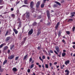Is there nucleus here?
Masks as SVG:
<instances>
[{
  "instance_id": "obj_58",
  "label": "nucleus",
  "mask_w": 75,
  "mask_h": 75,
  "mask_svg": "<svg viewBox=\"0 0 75 75\" xmlns=\"http://www.w3.org/2000/svg\"><path fill=\"white\" fill-rule=\"evenodd\" d=\"M52 58H55V55H54L53 56H52Z\"/></svg>"
},
{
  "instance_id": "obj_26",
  "label": "nucleus",
  "mask_w": 75,
  "mask_h": 75,
  "mask_svg": "<svg viewBox=\"0 0 75 75\" xmlns=\"http://www.w3.org/2000/svg\"><path fill=\"white\" fill-rule=\"evenodd\" d=\"M34 64H31L30 66V68L31 69H32L33 67H34Z\"/></svg>"
},
{
  "instance_id": "obj_62",
  "label": "nucleus",
  "mask_w": 75,
  "mask_h": 75,
  "mask_svg": "<svg viewBox=\"0 0 75 75\" xmlns=\"http://www.w3.org/2000/svg\"><path fill=\"white\" fill-rule=\"evenodd\" d=\"M1 29H0V34H1Z\"/></svg>"
},
{
  "instance_id": "obj_64",
  "label": "nucleus",
  "mask_w": 75,
  "mask_h": 75,
  "mask_svg": "<svg viewBox=\"0 0 75 75\" xmlns=\"http://www.w3.org/2000/svg\"><path fill=\"white\" fill-rule=\"evenodd\" d=\"M20 3V1H18V2H16V4H18Z\"/></svg>"
},
{
  "instance_id": "obj_46",
  "label": "nucleus",
  "mask_w": 75,
  "mask_h": 75,
  "mask_svg": "<svg viewBox=\"0 0 75 75\" xmlns=\"http://www.w3.org/2000/svg\"><path fill=\"white\" fill-rule=\"evenodd\" d=\"M21 7H28V6H27V5H23Z\"/></svg>"
},
{
  "instance_id": "obj_32",
  "label": "nucleus",
  "mask_w": 75,
  "mask_h": 75,
  "mask_svg": "<svg viewBox=\"0 0 75 75\" xmlns=\"http://www.w3.org/2000/svg\"><path fill=\"white\" fill-rule=\"evenodd\" d=\"M45 67L46 68H48V64H45Z\"/></svg>"
},
{
  "instance_id": "obj_28",
  "label": "nucleus",
  "mask_w": 75,
  "mask_h": 75,
  "mask_svg": "<svg viewBox=\"0 0 75 75\" xmlns=\"http://www.w3.org/2000/svg\"><path fill=\"white\" fill-rule=\"evenodd\" d=\"M62 42L64 44V45L66 44V42H65V40H64V39H63L62 40Z\"/></svg>"
},
{
  "instance_id": "obj_22",
  "label": "nucleus",
  "mask_w": 75,
  "mask_h": 75,
  "mask_svg": "<svg viewBox=\"0 0 75 75\" xmlns=\"http://www.w3.org/2000/svg\"><path fill=\"white\" fill-rule=\"evenodd\" d=\"M28 54H26L24 57L23 59V60H25L27 59V56Z\"/></svg>"
},
{
  "instance_id": "obj_18",
  "label": "nucleus",
  "mask_w": 75,
  "mask_h": 75,
  "mask_svg": "<svg viewBox=\"0 0 75 75\" xmlns=\"http://www.w3.org/2000/svg\"><path fill=\"white\" fill-rule=\"evenodd\" d=\"M6 45V44L4 43L3 44H1L0 45V48H1L4 45Z\"/></svg>"
},
{
  "instance_id": "obj_1",
  "label": "nucleus",
  "mask_w": 75,
  "mask_h": 75,
  "mask_svg": "<svg viewBox=\"0 0 75 75\" xmlns=\"http://www.w3.org/2000/svg\"><path fill=\"white\" fill-rule=\"evenodd\" d=\"M34 2L33 1H31L30 3V8H32V9L33 8V6H34Z\"/></svg>"
},
{
  "instance_id": "obj_45",
  "label": "nucleus",
  "mask_w": 75,
  "mask_h": 75,
  "mask_svg": "<svg viewBox=\"0 0 75 75\" xmlns=\"http://www.w3.org/2000/svg\"><path fill=\"white\" fill-rule=\"evenodd\" d=\"M19 57H16L15 58V60H18V59Z\"/></svg>"
},
{
  "instance_id": "obj_6",
  "label": "nucleus",
  "mask_w": 75,
  "mask_h": 75,
  "mask_svg": "<svg viewBox=\"0 0 75 75\" xmlns=\"http://www.w3.org/2000/svg\"><path fill=\"white\" fill-rule=\"evenodd\" d=\"M40 1H38L37 2V3L36 5V7L38 8V7H39V6H40Z\"/></svg>"
},
{
  "instance_id": "obj_30",
  "label": "nucleus",
  "mask_w": 75,
  "mask_h": 75,
  "mask_svg": "<svg viewBox=\"0 0 75 75\" xmlns=\"http://www.w3.org/2000/svg\"><path fill=\"white\" fill-rule=\"evenodd\" d=\"M43 52H45V54H46V55H47V54H48L47 53V51L44 50H43Z\"/></svg>"
},
{
  "instance_id": "obj_50",
  "label": "nucleus",
  "mask_w": 75,
  "mask_h": 75,
  "mask_svg": "<svg viewBox=\"0 0 75 75\" xmlns=\"http://www.w3.org/2000/svg\"><path fill=\"white\" fill-rule=\"evenodd\" d=\"M10 50H8V54H10Z\"/></svg>"
},
{
  "instance_id": "obj_23",
  "label": "nucleus",
  "mask_w": 75,
  "mask_h": 75,
  "mask_svg": "<svg viewBox=\"0 0 75 75\" xmlns=\"http://www.w3.org/2000/svg\"><path fill=\"white\" fill-rule=\"evenodd\" d=\"M62 57H65V55H66V53H65L63 52L62 53Z\"/></svg>"
},
{
  "instance_id": "obj_63",
  "label": "nucleus",
  "mask_w": 75,
  "mask_h": 75,
  "mask_svg": "<svg viewBox=\"0 0 75 75\" xmlns=\"http://www.w3.org/2000/svg\"><path fill=\"white\" fill-rule=\"evenodd\" d=\"M36 64L37 65H39V63H36Z\"/></svg>"
},
{
  "instance_id": "obj_43",
  "label": "nucleus",
  "mask_w": 75,
  "mask_h": 75,
  "mask_svg": "<svg viewBox=\"0 0 75 75\" xmlns=\"http://www.w3.org/2000/svg\"><path fill=\"white\" fill-rule=\"evenodd\" d=\"M32 61V58H30V59H29V62L30 63Z\"/></svg>"
},
{
  "instance_id": "obj_44",
  "label": "nucleus",
  "mask_w": 75,
  "mask_h": 75,
  "mask_svg": "<svg viewBox=\"0 0 75 75\" xmlns=\"http://www.w3.org/2000/svg\"><path fill=\"white\" fill-rule=\"evenodd\" d=\"M69 21H73V19H69Z\"/></svg>"
},
{
  "instance_id": "obj_39",
  "label": "nucleus",
  "mask_w": 75,
  "mask_h": 75,
  "mask_svg": "<svg viewBox=\"0 0 75 75\" xmlns=\"http://www.w3.org/2000/svg\"><path fill=\"white\" fill-rule=\"evenodd\" d=\"M39 59L42 61V62H43V60L41 58V57H39Z\"/></svg>"
},
{
  "instance_id": "obj_10",
  "label": "nucleus",
  "mask_w": 75,
  "mask_h": 75,
  "mask_svg": "<svg viewBox=\"0 0 75 75\" xmlns=\"http://www.w3.org/2000/svg\"><path fill=\"white\" fill-rule=\"evenodd\" d=\"M65 73H66L65 74V75H69V71L67 69H66L65 71Z\"/></svg>"
},
{
  "instance_id": "obj_55",
  "label": "nucleus",
  "mask_w": 75,
  "mask_h": 75,
  "mask_svg": "<svg viewBox=\"0 0 75 75\" xmlns=\"http://www.w3.org/2000/svg\"><path fill=\"white\" fill-rule=\"evenodd\" d=\"M11 11H13V10H14V8H11Z\"/></svg>"
},
{
  "instance_id": "obj_61",
  "label": "nucleus",
  "mask_w": 75,
  "mask_h": 75,
  "mask_svg": "<svg viewBox=\"0 0 75 75\" xmlns=\"http://www.w3.org/2000/svg\"><path fill=\"white\" fill-rule=\"evenodd\" d=\"M72 47L74 48V49H75V46H74V45H73V46Z\"/></svg>"
},
{
  "instance_id": "obj_19",
  "label": "nucleus",
  "mask_w": 75,
  "mask_h": 75,
  "mask_svg": "<svg viewBox=\"0 0 75 75\" xmlns=\"http://www.w3.org/2000/svg\"><path fill=\"white\" fill-rule=\"evenodd\" d=\"M7 48H8V47L7 46H5L3 48V51L6 50H7Z\"/></svg>"
},
{
  "instance_id": "obj_34",
  "label": "nucleus",
  "mask_w": 75,
  "mask_h": 75,
  "mask_svg": "<svg viewBox=\"0 0 75 75\" xmlns=\"http://www.w3.org/2000/svg\"><path fill=\"white\" fill-rule=\"evenodd\" d=\"M72 29L73 31V32H74V31H75V26H73V27L72 28Z\"/></svg>"
},
{
  "instance_id": "obj_47",
  "label": "nucleus",
  "mask_w": 75,
  "mask_h": 75,
  "mask_svg": "<svg viewBox=\"0 0 75 75\" xmlns=\"http://www.w3.org/2000/svg\"><path fill=\"white\" fill-rule=\"evenodd\" d=\"M28 72L29 73L30 72V69H28L27 70Z\"/></svg>"
},
{
  "instance_id": "obj_2",
  "label": "nucleus",
  "mask_w": 75,
  "mask_h": 75,
  "mask_svg": "<svg viewBox=\"0 0 75 75\" xmlns=\"http://www.w3.org/2000/svg\"><path fill=\"white\" fill-rule=\"evenodd\" d=\"M33 33V29H31V30H30L28 33V35H30Z\"/></svg>"
},
{
  "instance_id": "obj_8",
  "label": "nucleus",
  "mask_w": 75,
  "mask_h": 75,
  "mask_svg": "<svg viewBox=\"0 0 75 75\" xmlns=\"http://www.w3.org/2000/svg\"><path fill=\"white\" fill-rule=\"evenodd\" d=\"M54 52L55 53V54H57V56H58V57H61V53H60L59 54H58V53L57 52V51H56V50H54Z\"/></svg>"
},
{
  "instance_id": "obj_59",
  "label": "nucleus",
  "mask_w": 75,
  "mask_h": 75,
  "mask_svg": "<svg viewBox=\"0 0 75 75\" xmlns=\"http://www.w3.org/2000/svg\"><path fill=\"white\" fill-rule=\"evenodd\" d=\"M3 6H0V9H1V8H3Z\"/></svg>"
},
{
  "instance_id": "obj_9",
  "label": "nucleus",
  "mask_w": 75,
  "mask_h": 75,
  "mask_svg": "<svg viewBox=\"0 0 75 75\" xmlns=\"http://www.w3.org/2000/svg\"><path fill=\"white\" fill-rule=\"evenodd\" d=\"M11 39V37H7L5 41L6 42H8L9 40Z\"/></svg>"
},
{
  "instance_id": "obj_17",
  "label": "nucleus",
  "mask_w": 75,
  "mask_h": 75,
  "mask_svg": "<svg viewBox=\"0 0 75 75\" xmlns=\"http://www.w3.org/2000/svg\"><path fill=\"white\" fill-rule=\"evenodd\" d=\"M4 71V69H3L1 68V65H0V72H3V71Z\"/></svg>"
},
{
  "instance_id": "obj_21",
  "label": "nucleus",
  "mask_w": 75,
  "mask_h": 75,
  "mask_svg": "<svg viewBox=\"0 0 75 75\" xmlns=\"http://www.w3.org/2000/svg\"><path fill=\"white\" fill-rule=\"evenodd\" d=\"M7 62V60H5L3 63V65H4L5 64H6Z\"/></svg>"
},
{
  "instance_id": "obj_35",
  "label": "nucleus",
  "mask_w": 75,
  "mask_h": 75,
  "mask_svg": "<svg viewBox=\"0 0 75 75\" xmlns=\"http://www.w3.org/2000/svg\"><path fill=\"white\" fill-rule=\"evenodd\" d=\"M66 33L68 35H69V34H70V32L69 31H66Z\"/></svg>"
},
{
  "instance_id": "obj_56",
  "label": "nucleus",
  "mask_w": 75,
  "mask_h": 75,
  "mask_svg": "<svg viewBox=\"0 0 75 75\" xmlns=\"http://www.w3.org/2000/svg\"><path fill=\"white\" fill-rule=\"evenodd\" d=\"M54 65H57V62H55L54 63Z\"/></svg>"
},
{
  "instance_id": "obj_4",
  "label": "nucleus",
  "mask_w": 75,
  "mask_h": 75,
  "mask_svg": "<svg viewBox=\"0 0 75 75\" xmlns=\"http://www.w3.org/2000/svg\"><path fill=\"white\" fill-rule=\"evenodd\" d=\"M47 13L48 19H50V12H49V11H47Z\"/></svg>"
},
{
  "instance_id": "obj_31",
  "label": "nucleus",
  "mask_w": 75,
  "mask_h": 75,
  "mask_svg": "<svg viewBox=\"0 0 75 75\" xmlns=\"http://www.w3.org/2000/svg\"><path fill=\"white\" fill-rule=\"evenodd\" d=\"M8 31H7L5 35V36H6V35H8Z\"/></svg>"
},
{
  "instance_id": "obj_36",
  "label": "nucleus",
  "mask_w": 75,
  "mask_h": 75,
  "mask_svg": "<svg viewBox=\"0 0 75 75\" xmlns=\"http://www.w3.org/2000/svg\"><path fill=\"white\" fill-rule=\"evenodd\" d=\"M24 3L25 4H28V3H27V0H26L25 1Z\"/></svg>"
},
{
  "instance_id": "obj_49",
  "label": "nucleus",
  "mask_w": 75,
  "mask_h": 75,
  "mask_svg": "<svg viewBox=\"0 0 75 75\" xmlns=\"http://www.w3.org/2000/svg\"><path fill=\"white\" fill-rule=\"evenodd\" d=\"M22 32H23H23L24 31V27L23 28H22Z\"/></svg>"
},
{
  "instance_id": "obj_40",
  "label": "nucleus",
  "mask_w": 75,
  "mask_h": 75,
  "mask_svg": "<svg viewBox=\"0 0 75 75\" xmlns=\"http://www.w3.org/2000/svg\"><path fill=\"white\" fill-rule=\"evenodd\" d=\"M40 34H41V32H38L37 33V35H39Z\"/></svg>"
},
{
  "instance_id": "obj_60",
  "label": "nucleus",
  "mask_w": 75,
  "mask_h": 75,
  "mask_svg": "<svg viewBox=\"0 0 75 75\" xmlns=\"http://www.w3.org/2000/svg\"><path fill=\"white\" fill-rule=\"evenodd\" d=\"M75 14V12H73L71 13V14Z\"/></svg>"
},
{
  "instance_id": "obj_29",
  "label": "nucleus",
  "mask_w": 75,
  "mask_h": 75,
  "mask_svg": "<svg viewBox=\"0 0 75 75\" xmlns=\"http://www.w3.org/2000/svg\"><path fill=\"white\" fill-rule=\"evenodd\" d=\"M18 23H21V21H20V18H18Z\"/></svg>"
},
{
  "instance_id": "obj_27",
  "label": "nucleus",
  "mask_w": 75,
  "mask_h": 75,
  "mask_svg": "<svg viewBox=\"0 0 75 75\" xmlns=\"http://www.w3.org/2000/svg\"><path fill=\"white\" fill-rule=\"evenodd\" d=\"M44 4H42L41 5V8H43L44 7Z\"/></svg>"
},
{
  "instance_id": "obj_14",
  "label": "nucleus",
  "mask_w": 75,
  "mask_h": 75,
  "mask_svg": "<svg viewBox=\"0 0 75 75\" xmlns=\"http://www.w3.org/2000/svg\"><path fill=\"white\" fill-rule=\"evenodd\" d=\"M4 4V2L3 1V0H0V5H2Z\"/></svg>"
},
{
  "instance_id": "obj_25",
  "label": "nucleus",
  "mask_w": 75,
  "mask_h": 75,
  "mask_svg": "<svg viewBox=\"0 0 75 75\" xmlns=\"http://www.w3.org/2000/svg\"><path fill=\"white\" fill-rule=\"evenodd\" d=\"M53 7H54V8H55V7H58V5L56 4H54L53 5Z\"/></svg>"
},
{
  "instance_id": "obj_37",
  "label": "nucleus",
  "mask_w": 75,
  "mask_h": 75,
  "mask_svg": "<svg viewBox=\"0 0 75 75\" xmlns=\"http://www.w3.org/2000/svg\"><path fill=\"white\" fill-rule=\"evenodd\" d=\"M27 38L26 37H25L24 38V41H23V43H24V42H25V40H27Z\"/></svg>"
},
{
  "instance_id": "obj_42",
  "label": "nucleus",
  "mask_w": 75,
  "mask_h": 75,
  "mask_svg": "<svg viewBox=\"0 0 75 75\" xmlns=\"http://www.w3.org/2000/svg\"><path fill=\"white\" fill-rule=\"evenodd\" d=\"M42 59H45V56L44 55L42 56Z\"/></svg>"
},
{
  "instance_id": "obj_51",
  "label": "nucleus",
  "mask_w": 75,
  "mask_h": 75,
  "mask_svg": "<svg viewBox=\"0 0 75 75\" xmlns=\"http://www.w3.org/2000/svg\"><path fill=\"white\" fill-rule=\"evenodd\" d=\"M50 53H53V51L52 50H50Z\"/></svg>"
},
{
  "instance_id": "obj_52",
  "label": "nucleus",
  "mask_w": 75,
  "mask_h": 75,
  "mask_svg": "<svg viewBox=\"0 0 75 75\" xmlns=\"http://www.w3.org/2000/svg\"><path fill=\"white\" fill-rule=\"evenodd\" d=\"M41 18V16H38V18H39V19H40V18Z\"/></svg>"
},
{
  "instance_id": "obj_33",
  "label": "nucleus",
  "mask_w": 75,
  "mask_h": 75,
  "mask_svg": "<svg viewBox=\"0 0 75 75\" xmlns=\"http://www.w3.org/2000/svg\"><path fill=\"white\" fill-rule=\"evenodd\" d=\"M14 47V45H13L12 46H11V47H10V50H13V47Z\"/></svg>"
},
{
  "instance_id": "obj_38",
  "label": "nucleus",
  "mask_w": 75,
  "mask_h": 75,
  "mask_svg": "<svg viewBox=\"0 0 75 75\" xmlns=\"http://www.w3.org/2000/svg\"><path fill=\"white\" fill-rule=\"evenodd\" d=\"M37 24V23L36 22H34V23H33V26H35Z\"/></svg>"
},
{
  "instance_id": "obj_41",
  "label": "nucleus",
  "mask_w": 75,
  "mask_h": 75,
  "mask_svg": "<svg viewBox=\"0 0 75 75\" xmlns=\"http://www.w3.org/2000/svg\"><path fill=\"white\" fill-rule=\"evenodd\" d=\"M41 48V47H38L37 48V49L40 50Z\"/></svg>"
},
{
  "instance_id": "obj_24",
  "label": "nucleus",
  "mask_w": 75,
  "mask_h": 75,
  "mask_svg": "<svg viewBox=\"0 0 75 75\" xmlns=\"http://www.w3.org/2000/svg\"><path fill=\"white\" fill-rule=\"evenodd\" d=\"M11 16L13 17V18H15V15L14 14H12Z\"/></svg>"
},
{
  "instance_id": "obj_48",
  "label": "nucleus",
  "mask_w": 75,
  "mask_h": 75,
  "mask_svg": "<svg viewBox=\"0 0 75 75\" xmlns=\"http://www.w3.org/2000/svg\"><path fill=\"white\" fill-rule=\"evenodd\" d=\"M50 64V67H52V64L51 63H50L49 64Z\"/></svg>"
},
{
  "instance_id": "obj_3",
  "label": "nucleus",
  "mask_w": 75,
  "mask_h": 75,
  "mask_svg": "<svg viewBox=\"0 0 75 75\" xmlns=\"http://www.w3.org/2000/svg\"><path fill=\"white\" fill-rule=\"evenodd\" d=\"M14 55H11L8 57V59H12L14 58Z\"/></svg>"
},
{
  "instance_id": "obj_11",
  "label": "nucleus",
  "mask_w": 75,
  "mask_h": 75,
  "mask_svg": "<svg viewBox=\"0 0 75 75\" xmlns=\"http://www.w3.org/2000/svg\"><path fill=\"white\" fill-rule=\"evenodd\" d=\"M69 62H70V61L69 60H67V61L65 62V64L66 65H68L69 64Z\"/></svg>"
},
{
  "instance_id": "obj_57",
  "label": "nucleus",
  "mask_w": 75,
  "mask_h": 75,
  "mask_svg": "<svg viewBox=\"0 0 75 75\" xmlns=\"http://www.w3.org/2000/svg\"><path fill=\"white\" fill-rule=\"evenodd\" d=\"M47 59H48V60H50V57L48 56L47 57Z\"/></svg>"
},
{
  "instance_id": "obj_53",
  "label": "nucleus",
  "mask_w": 75,
  "mask_h": 75,
  "mask_svg": "<svg viewBox=\"0 0 75 75\" xmlns=\"http://www.w3.org/2000/svg\"><path fill=\"white\" fill-rule=\"evenodd\" d=\"M50 68H51V69H54V68H53V67L52 66H50Z\"/></svg>"
},
{
  "instance_id": "obj_15",
  "label": "nucleus",
  "mask_w": 75,
  "mask_h": 75,
  "mask_svg": "<svg viewBox=\"0 0 75 75\" xmlns=\"http://www.w3.org/2000/svg\"><path fill=\"white\" fill-rule=\"evenodd\" d=\"M12 71L13 72H16L17 71V68L16 67H14L12 69Z\"/></svg>"
},
{
  "instance_id": "obj_7",
  "label": "nucleus",
  "mask_w": 75,
  "mask_h": 75,
  "mask_svg": "<svg viewBox=\"0 0 75 75\" xmlns=\"http://www.w3.org/2000/svg\"><path fill=\"white\" fill-rule=\"evenodd\" d=\"M25 14H26L27 18H28L30 17V13L28 11H27L25 13Z\"/></svg>"
},
{
  "instance_id": "obj_12",
  "label": "nucleus",
  "mask_w": 75,
  "mask_h": 75,
  "mask_svg": "<svg viewBox=\"0 0 75 75\" xmlns=\"http://www.w3.org/2000/svg\"><path fill=\"white\" fill-rule=\"evenodd\" d=\"M13 31H14L15 34H17V33H18V30H17L16 29H13Z\"/></svg>"
},
{
  "instance_id": "obj_20",
  "label": "nucleus",
  "mask_w": 75,
  "mask_h": 75,
  "mask_svg": "<svg viewBox=\"0 0 75 75\" xmlns=\"http://www.w3.org/2000/svg\"><path fill=\"white\" fill-rule=\"evenodd\" d=\"M55 3H56L58 5H59V6H61V4L59 3V2L57 1H56L55 2H54Z\"/></svg>"
},
{
  "instance_id": "obj_5",
  "label": "nucleus",
  "mask_w": 75,
  "mask_h": 75,
  "mask_svg": "<svg viewBox=\"0 0 75 75\" xmlns=\"http://www.w3.org/2000/svg\"><path fill=\"white\" fill-rule=\"evenodd\" d=\"M55 50H56L57 52H59V47L58 46H57L55 47Z\"/></svg>"
},
{
  "instance_id": "obj_54",
  "label": "nucleus",
  "mask_w": 75,
  "mask_h": 75,
  "mask_svg": "<svg viewBox=\"0 0 75 75\" xmlns=\"http://www.w3.org/2000/svg\"><path fill=\"white\" fill-rule=\"evenodd\" d=\"M8 13V12H4L3 14H7V13Z\"/></svg>"
},
{
  "instance_id": "obj_16",
  "label": "nucleus",
  "mask_w": 75,
  "mask_h": 75,
  "mask_svg": "<svg viewBox=\"0 0 75 75\" xmlns=\"http://www.w3.org/2000/svg\"><path fill=\"white\" fill-rule=\"evenodd\" d=\"M21 22L19 23V25H18V29L20 28H21Z\"/></svg>"
},
{
  "instance_id": "obj_13",
  "label": "nucleus",
  "mask_w": 75,
  "mask_h": 75,
  "mask_svg": "<svg viewBox=\"0 0 75 75\" xmlns=\"http://www.w3.org/2000/svg\"><path fill=\"white\" fill-rule=\"evenodd\" d=\"M60 22H58L57 25H56L55 28L56 29H57L58 28V27L59 26V24Z\"/></svg>"
}]
</instances>
